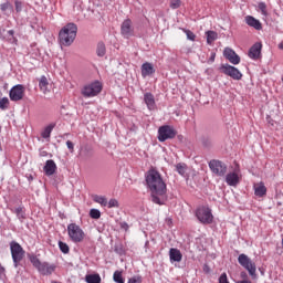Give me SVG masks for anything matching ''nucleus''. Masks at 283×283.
<instances>
[{
  "mask_svg": "<svg viewBox=\"0 0 283 283\" xmlns=\"http://www.w3.org/2000/svg\"><path fill=\"white\" fill-rule=\"evenodd\" d=\"M146 187L150 191L151 201L155 205L167 202V184L158 170L150 169L145 175Z\"/></svg>",
  "mask_w": 283,
  "mask_h": 283,
  "instance_id": "nucleus-1",
  "label": "nucleus"
},
{
  "mask_svg": "<svg viewBox=\"0 0 283 283\" xmlns=\"http://www.w3.org/2000/svg\"><path fill=\"white\" fill-rule=\"evenodd\" d=\"M76 32H78V27H76L75 23H67L59 34L62 45L70 46L72 43H74Z\"/></svg>",
  "mask_w": 283,
  "mask_h": 283,
  "instance_id": "nucleus-2",
  "label": "nucleus"
},
{
  "mask_svg": "<svg viewBox=\"0 0 283 283\" xmlns=\"http://www.w3.org/2000/svg\"><path fill=\"white\" fill-rule=\"evenodd\" d=\"M101 92H103V84L98 81L88 83L81 90V94L84 98H94V96H98Z\"/></svg>",
  "mask_w": 283,
  "mask_h": 283,
  "instance_id": "nucleus-3",
  "label": "nucleus"
},
{
  "mask_svg": "<svg viewBox=\"0 0 283 283\" xmlns=\"http://www.w3.org/2000/svg\"><path fill=\"white\" fill-rule=\"evenodd\" d=\"M238 262L243 269H245V271H248L252 280H255V277H258V274H256L258 268L255 265V262H252L247 254H240L238 258Z\"/></svg>",
  "mask_w": 283,
  "mask_h": 283,
  "instance_id": "nucleus-4",
  "label": "nucleus"
},
{
  "mask_svg": "<svg viewBox=\"0 0 283 283\" xmlns=\"http://www.w3.org/2000/svg\"><path fill=\"white\" fill-rule=\"evenodd\" d=\"M31 263L39 271V273H41V275H52L54 271H56V265L48 262L41 263L36 256L31 258Z\"/></svg>",
  "mask_w": 283,
  "mask_h": 283,
  "instance_id": "nucleus-5",
  "label": "nucleus"
},
{
  "mask_svg": "<svg viewBox=\"0 0 283 283\" xmlns=\"http://www.w3.org/2000/svg\"><path fill=\"white\" fill-rule=\"evenodd\" d=\"M11 258L13 260L14 268L19 266L23 258H25V250L15 241L10 243Z\"/></svg>",
  "mask_w": 283,
  "mask_h": 283,
  "instance_id": "nucleus-6",
  "label": "nucleus"
},
{
  "mask_svg": "<svg viewBox=\"0 0 283 283\" xmlns=\"http://www.w3.org/2000/svg\"><path fill=\"white\" fill-rule=\"evenodd\" d=\"M67 233L70 240L75 242V244L85 240V232L83 231V229H81V226L76 223H71L67 226Z\"/></svg>",
  "mask_w": 283,
  "mask_h": 283,
  "instance_id": "nucleus-7",
  "label": "nucleus"
},
{
  "mask_svg": "<svg viewBox=\"0 0 283 283\" xmlns=\"http://www.w3.org/2000/svg\"><path fill=\"white\" fill-rule=\"evenodd\" d=\"M196 218L201 224H211V222H213V213H211V209L207 207H199L196 210Z\"/></svg>",
  "mask_w": 283,
  "mask_h": 283,
  "instance_id": "nucleus-8",
  "label": "nucleus"
},
{
  "mask_svg": "<svg viewBox=\"0 0 283 283\" xmlns=\"http://www.w3.org/2000/svg\"><path fill=\"white\" fill-rule=\"evenodd\" d=\"M177 134L178 132H176L172 126H160L158 129V140L159 143H165V140H171L172 138H176Z\"/></svg>",
  "mask_w": 283,
  "mask_h": 283,
  "instance_id": "nucleus-9",
  "label": "nucleus"
},
{
  "mask_svg": "<svg viewBox=\"0 0 283 283\" xmlns=\"http://www.w3.org/2000/svg\"><path fill=\"white\" fill-rule=\"evenodd\" d=\"M220 71L222 72V74H226L227 76H230V78H233V81H242V73L235 66H231L230 64H222L220 66Z\"/></svg>",
  "mask_w": 283,
  "mask_h": 283,
  "instance_id": "nucleus-10",
  "label": "nucleus"
},
{
  "mask_svg": "<svg viewBox=\"0 0 283 283\" xmlns=\"http://www.w3.org/2000/svg\"><path fill=\"white\" fill-rule=\"evenodd\" d=\"M120 34L123 39H132V36L136 35V31L134 30V23L132 20H124L120 25Z\"/></svg>",
  "mask_w": 283,
  "mask_h": 283,
  "instance_id": "nucleus-11",
  "label": "nucleus"
},
{
  "mask_svg": "<svg viewBox=\"0 0 283 283\" xmlns=\"http://www.w3.org/2000/svg\"><path fill=\"white\" fill-rule=\"evenodd\" d=\"M209 168L216 176H224L227 174V166L220 160L212 159L209 163Z\"/></svg>",
  "mask_w": 283,
  "mask_h": 283,
  "instance_id": "nucleus-12",
  "label": "nucleus"
},
{
  "mask_svg": "<svg viewBox=\"0 0 283 283\" xmlns=\"http://www.w3.org/2000/svg\"><path fill=\"white\" fill-rule=\"evenodd\" d=\"M24 94H25V87H23V85L21 84H18L10 90L9 96L11 101L17 102V101H22Z\"/></svg>",
  "mask_w": 283,
  "mask_h": 283,
  "instance_id": "nucleus-13",
  "label": "nucleus"
},
{
  "mask_svg": "<svg viewBox=\"0 0 283 283\" xmlns=\"http://www.w3.org/2000/svg\"><path fill=\"white\" fill-rule=\"evenodd\" d=\"M223 56L227 59L232 65H240V55L233 51L231 48H226L223 50Z\"/></svg>",
  "mask_w": 283,
  "mask_h": 283,
  "instance_id": "nucleus-14",
  "label": "nucleus"
},
{
  "mask_svg": "<svg viewBox=\"0 0 283 283\" xmlns=\"http://www.w3.org/2000/svg\"><path fill=\"white\" fill-rule=\"evenodd\" d=\"M261 55H262V43L256 42L250 48L248 56H250L253 61H258V59H260Z\"/></svg>",
  "mask_w": 283,
  "mask_h": 283,
  "instance_id": "nucleus-15",
  "label": "nucleus"
},
{
  "mask_svg": "<svg viewBox=\"0 0 283 283\" xmlns=\"http://www.w3.org/2000/svg\"><path fill=\"white\" fill-rule=\"evenodd\" d=\"M94 156V153L90 146H81L80 151H78V158L83 163L90 160Z\"/></svg>",
  "mask_w": 283,
  "mask_h": 283,
  "instance_id": "nucleus-16",
  "label": "nucleus"
},
{
  "mask_svg": "<svg viewBox=\"0 0 283 283\" xmlns=\"http://www.w3.org/2000/svg\"><path fill=\"white\" fill-rule=\"evenodd\" d=\"M156 73V69H154V64L146 62L142 65V76L143 78H147V76H151V74Z\"/></svg>",
  "mask_w": 283,
  "mask_h": 283,
  "instance_id": "nucleus-17",
  "label": "nucleus"
},
{
  "mask_svg": "<svg viewBox=\"0 0 283 283\" xmlns=\"http://www.w3.org/2000/svg\"><path fill=\"white\" fill-rule=\"evenodd\" d=\"M226 182L230 187H237L238 184L240 182V175H238L237 172H229L226 176Z\"/></svg>",
  "mask_w": 283,
  "mask_h": 283,
  "instance_id": "nucleus-18",
  "label": "nucleus"
},
{
  "mask_svg": "<svg viewBox=\"0 0 283 283\" xmlns=\"http://www.w3.org/2000/svg\"><path fill=\"white\" fill-rule=\"evenodd\" d=\"M144 103H146L148 109H156V98L151 93L144 94Z\"/></svg>",
  "mask_w": 283,
  "mask_h": 283,
  "instance_id": "nucleus-19",
  "label": "nucleus"
},
{
  "mask_svg": "<svg viewBox=\"0 0 283 283\" xmlns=\"http://www.w3.org/2000/svg\"><path fill=\"white\" fill-rule=\"evenodd\" d=\"M44 172L46 176H54V174L56 172V164L54 163V160H46L44 166Z\"/></svg>",
  "mask_w": 283,
  "mask_h": 283,
  "instance_id": "nucleus-20",
  "label": "nucleus"
},
{
  "mask_svg": "<svg viewBox=\"0 0 283 283\" xmlns=\"http://www.w3.org/2000/svg\"><path fill=\"white\" fill-rule=\"evenodd\" d=\"M245 23L250 25V28H254V30H262V23H260V20L255 19L253 15L245 17Z\"/></svg>",
  "mask_w": 283,
  "mask_h": 283,
  "instance_id": "nucleus-21",
  "label": "nucleus"
},
{
  "mask_svg": "<svg viewBox=\"0 0 283 283\" xmlns=\"http://www.w3.org/2000/svg\"><path fill=\"white\" fill-rule=\"evenodd\" d=\"M170 262H182V253L176 248L169 250Z\"/></svg>",
  "mask_w": 283,
  "mask_h": 283,
  "instance_id": "nucleus-22",
  "label": "nucleus"
},
{
  "mask_svg": "<svg viewBox=\"0 0 283 283\" xmlns=\"http://www.w3.org/2000/svg\"><path fill=\"white\" fill-rule=\"evenodd\" d=\"M254 195L258 198H264V196H266V186H264L262 182L254 184Z\"/></svg>",
  "mask_w": 283,
  "mask_h": 283,
  "instance_id": "nucleus-23",
  "label": "nucleus"
},
{
  "mask_svg": "<svg viewBox=\"0 0 283 283\" xmlns=\"http://www.w3.org/2000/svg\"><path fill=\"white\" fill-rule=\"evenodd\" d=\"M39 87L43 94H48V92H50V82H48V77H45V75L40 77Z\"/></svg>",
  "mask_w": 283,
  "mask_h": 283,
  "instance_id": "nucleus-24",
  "label": "nucleus"
},
{
  "mask_svg": "<svg viewBox=\"0 0 283 283\" xmlns=\"http://www.w3.org/2000/svg\"><path fill=\"white\" fill-rule=\"evenodd\" d=\"M92 200L96 202L97 205H101V207L107 206V197L101 196V195H93Z\"/></svg>",
  "mask_w": 283,
  "mask_h": 283,
  "instance_id": "nucleus-25",
  "label": "nucleus"
},
{
  "mask_svg": "<svg viewBox=\"0 0 283 283\" xmlns=\"http://www.w3.org/2000/svg\"><path fill=\"white\" fill-rule=\"evenodd\" d=\"M12 211L15 213V216H17L18 220H20V222H23V220H25V210L23 209V207H18Z\"/></svg>",
  "mask_w": 283,
  "mask_h": 283,
  "instance_id": "nucleus-26",
  "label": "nucleus"
},
{
  "mask_svg": "<svg viewBox=\"0 0 283 283\" xmlns=\"http://www.w3.org/2000/svg\"><path fill=\"white\" fill-rule=\"evenodd\" d=\"M85 282H87V283H101V275L99 274H87L85 276Z\"/></svg>",
  "mask_w": 283,
  "mask_h": 283,
  "instance_id": "nucleus-27",
  "label": "nucleus"
},
{
  "mask_svg": "<svg viewBox=\"0 0 283 283\" xmlns=\"http://www.w3.org/2000/svg\"><path fill=\"white\" fill-rule=\"evenodd\" d=\"M206 36H207V43L211 45L212 42L216 41V39H218V33H216V31H208L206 32Z\"/></svg>",
  "mask_w": 283,
  "mask_h": 283,
  "instance_id": "nucleus-28",
  "label": "nucleus"
},
{
  "mask_svg": "<svg viewBox=\"0 0 283 283\" xmlns=\"http://www.w3.org/2000/svg\"><path fill=\"white\" fill-rule=\"evenodd\" d=\"M52 129H54V124L46 126L41 133L42 138H50Z\"/></svg>",
  "mask_w": 283,
  "mask_h": 283,
  "instance_id": "nucleus-29",
  "label": "nucleus"
},
{
  "mask_svg": "<svg viewBox=\"0 0 283 283\" xmlns=\"http://www.w3.org/2000/svg\"><path fill=\"white\" fill-rule=\"evenodd\" d=\"M6 41L8 43H17V39L14 38V30H9L4 35Z\"/></svg>",
  "mask_w": 283,
  "mask_h": 283,
  "instance_id": "nucleus-30",
  "label": "nucleus"
},
{
  "mask_svg": "<svg viewBox=\"0 0 283 283\" xmlns=\"http://www.w3.org/2000/svg\"><path fill=\"white\" fill-rule=\"evenodd\" d=\"M113 280L116 283H125V279H123V272H120V271H115L114 272Z\"/></svg>",
  "mask_w": 283,
  "mask_h": 283,
  "instance_id": "nucleus-31",
  "label": "nucleus"
},
{
  "mask_svg": "<svg viewBox=\"0 0 283 283\" xmlns=\"http://www.w3.org/2000/svg\"><path fill=\"white\" fill-rule=\"evenodd\" d=\"M105 53H106L105 43L99 42L97 44L96 54H97V56H104Z\"/></svg>",
  "mask_w": 283,
  "mask_h": 283,
  "instance_id": "nucleus-32",
  "label": "nucleus"
},
{
  "mask_svg": "<svg viewBox=\"0 0 283 283\" xmlns=\"http://www.w3.org/2000/svg\"><path fill=\"white\" fill-rule=\"evenodd\" d=\"M258 10H259V12H261V14H262L263 17H269V11H266V3H264V2H259V4H258Z\"/></svg>",
  "mask_w": 283,
  "mask_h": 283,
  "instance_id": "nucleus-33",
  "label": "nucleus"
},
{
  "mask_svg": "<svg viewBox=\"0 0 283 283\" xmlns=\"http://www.w3.org/2000/svg\"><path fill=\"white\" fill-rule=\"evenodd\" d=\"M176 171H178V174L180 176H185V174H187V165H185V164H177L176 165Z\"/></svg>",
  "mask_w": 283,
  "mask_h": 283,
  "instance_id": "nucleus-34",
  "label": "nucleus"
},
{
  "mask_svg": "<svg viewBox=\"0 0 283 283\" xmlns=\"http://www.w3.org/2000/svg\"><path fill=\"white\" fill-rule=\"evenodd\" d=\"M90 216L93 220H98L101 218V210L93 208L90 210Z\"/></svg>",
  "mask_w": 283,
  "mask_h": 283,
  "instance_id": "nucleus-35",
  "label": "nucleus"
},
{
  "mask_svg": "<svg viewBox=\"0 0 283 283\" xmlns=\"http://www.w3.org/2000/svg\"><path fill=\"white\" fill-rule=\"evenodd\" d=\"M10 105V99L8 97H3L0 99V109H8Z\"/></svg>",
  "mask_w": 283,
  "mask_h": 283,
  "instance_id": "nucleus-36",
  "label": "nucleus"
},
{
  "mask_svg": "<svg viewBox=\"0 0 283 283\" xmlns=\"http://www.w3.org/2000/svg\"><path fill=\"white\" fill-rule=\"evenodd\" d=\"M59 247H60V251H62V253H70V245H67V243L60 241Z\"/></svg>",
  "mask_w": 283,
  "mask_h": 283,
  "instance_id": "nucleus-37",
  "label": "nucleus"
},
{
  "mask_svg": "<svg viewBox=\"0 0 283 283\" xmlns=\"http://www.w3.org/2000/svg\"><path fill=\"white\" fill-rule=\"evenodd\" d=\"M108 209H118L119 205H118V200L116 199H111L109 201H107V206Z\"/></svg>",
  "mask_w": 283,
  "mask_h": 283,
  "instance_id": "nucleus-38",
  "label": "nucleus"
},
{
  "mask_svg": "<svg viewBox=\"0 0 283 283\" xmlns=\"http://www.w3.org/2000/svg\"><path fill=\"white\" fill-rule=\"evenodd\" d=\"M185 34L187 35L188 41H196V34L191 30L184 29Z\"/></svg>",
  "mask_w": 283,
  "mask_h": 283,
  "instance_id": "nucleus-39",
  "label": "nucleus"
},
{
  "mask_svg": "<svg viewBox=\"0 0 283 283\" xmlns=\"http://www.w3.org/2000/svg\"><path fill=\"white\" fill-rule=\"evenodd\" d=\"M180 0H170V8L172 10H178V8H180Z\"/></svg>",
  "mask_w": 283,
  "mask_h": 283,
  "instance_id": "nucleus-40",
  "label": "nucleus"
},
{
  "mask_svg": "<svg viewBox=\"0 0 283 283\" xmlns=\"http://www.w3.org/2000/svg\"><path fill=\"white\" fill-rule=\"evenodd\" d=\"M66 147L71 154H74V143H72V140L66 142Z\"/></svg>",
  "mask_w": 283,
  "mask_h": 283,
  "instance_id": "nucleus-41",
  "label": "nucleus"
},
{
  "mask_svg": "<svg viewBox=\"0 0 283 283\" xmlns=\"http://www.w3.org/2000/svg\"><path fill=\"white\" fill-rule=\"evenodd\" d=\"M219 283H229V279H227V273L220 275Z\"/></svg>",
  "mask_w": 283,
  "mask_h": 283,
  "instance_id": "nucleus-42",
  "label": "nucleus"
},
{
  "mask_svg": "<svg viewBox=\"0 0 283 283\" xmlns=\"http://www.w3.org/2000/svg\"><path fill=\"white\" fill-rule=\"evenodd\" d=\"M143 280H140V276H133L128 280V283H142Z\"/></svg>",
  "mask_w": 283,
  "mask_h": 283,
  "instance_id": "nucleus-43",
  "label": "nucleus"
},
{
  "mask_svg": "<svg viewBox=\"0 0 283 283\" xmlns=\"http://www.w3.org/2000/svg\"><path fill=\"white\" fill-rule=\"evenodd\" d=\"M9 8H10V3H8V2L0 4V10L2 12H6V10H8Z\"/></svg>",
  "mask_w": 283,
  "mask_h": 283,
  "instance_id": "nucleus-44",
  "label": "nucleus"
},
{
  "mask_svg": "<svg viewBox=\"0 0 283 283\" xmlns=\"http://www.w3.org/2000/svg\"><path fill=\"white\" fill-rule=\"evenodd\" d=\"M6 277V268L0 264V280Z\"/></svg>",
  "mask_w": 283,
  "mask_h": 283,
  "instance_id": "nucleus-45",
  "label": "nucleus"
},
{
  "mask_svg": "<svg viewBox=\"0 0 283 283\" xmlns=\"http://www.w3.org/2000/svg\"><path fill=\"white\" fill-rule=\"evenodd\" d=\"M240 277H241V280H248L249 274H247V272H241Z\"/></svg>",
  "mask_w": 283,
  "mask_h": 283,
  "instance_id": "nucleus-46",
  "label": "nucleus"
},
{
  "mask_svg": "<svg viewBox=\"0 0 283 283\" xmlns=\"http://www.w3.org/2000/svg\"><path fill=\"white\" fill-rule=\"evenodd\" d=\"M213 61H216V53L212 52L210 55V63H213Z\"/></svg>",
  "mask_w": 283,
  "mask_h": 283,
  "instance_id": "nucleus-47",
  "label": "nucleus"
},
{
  "mask_svg": "<svg viewBox=\"0 0 283 283\" xmlns=\"http://www.w3.org/2000/svg\"><path fill=\"white\" fill-rule=\"evenodd\" d=\"M40 156H41L42 158H45V156H48V151H45V150H40Z\"/></svg>",
  "mask_w": 283,
  "mask_h": 283,
  "instance_id": "nucleus-48",
  "label": "nucleus"
},
{
  "mask_svg": "<svg viewBox=\"0 0 283 283\" xmlns=\"http://www.w3.org/2000/svg\"><path fill=\"white\" fill-rule=\"evenodd\" d=\"M238 283H253V282H251V281H249V280H241V281H239Z\"/></svg>",
  "mask_w": 283,
  "mask_h": 283,
  "instance_id": "nucleus-49",
  "label": "nucleus"
},
{
  "mask_svg": "<svg viewBox=\"0 0 283 283\" xmlns=\"http://www.w3.org/2000/svg\"><path fill=\"white\" fill-rule=\"evenodd\" d=\"M279 50H283V41L279 44Z\"/></svg>",
  "mask_w": 283,
  "mask_h": 283,
  "instance_id": "nucleus-50",
  "label": "nucleus"
},
{
  "mask_svg": "<svg viewBox=\"0 0 283 283\" xmlns=\"http://www.w3.org/2000/svg\"><path fill=\"white\" fill-rule=\"evenodd\" d=\"M282 83H283V77H282Z\"/></svg>",
  "mask_w": 283,
  "mask_h": 283,
  "instance_id": "nucleus-51",
  "label": "nucleus"
},
{
  "mask_svg": "<svg viewBox=\"0 0 283 283\" xmlns=\"http://www.w3.org/2000/svg\"><path fill=\"white\" fill-rule=\"evenodd\" d=\"M0 96H1V92H0Z\"/></svg>",
  "mask_w": 283,
  "mask_h": 283,
  "instance_id": "nucleus-52",
  "label": "nucleus"
}]
</instances>
